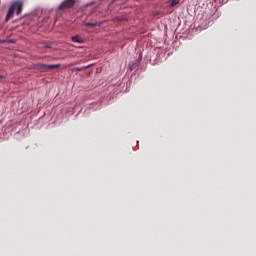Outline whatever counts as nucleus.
Segmentation results:
<instances>
[{
	"label": "nucleus",
	"instance_id": "1",
	"mask_svg": "<svg viewBox=\"0 0 256 256\" xmlns=\"http://www.w3.org/2000/svg\"><path fill=\"white\" fill-rule=\"evenodd\" d=\"M23 9V2L21 0H16L12 3L10 9L8 10V13L6 15L5 22H8L14 15V12H16L17 16L20 15Z\"/></svg>",
	"mask_w": 256,
	"mask_h": 256
},
{
	"label": "nucleus",
	"instance_id": "2",
	"mask_svg": "<svg viewBox=\"0 0 256 256\" xmlns=\"http://www.w3.org/2000/svg\"><path fill=\"white\" fill-rule=\"evenodd\" d=\"M76 4V0H64L59 6L58 11L72 9Z\"/></svg>",
	"mask_w": 256,
	"mask_h": 256
},
{
	"label": "nucleus",
	"instance_id": "3",
	"mask_svg": "<svg viewBox=\"0 0 256 256\" xmlns=\"http://www.w3.org/2000/svg\"><path fill=\"white\" fill-rule=\"evenodd\" d=\"M38 67L40 69L54 70V69H58L60 67V64H38Z\"/></svg>",
	"mask_w": 256,
	"mask_h": 256
},
{
	"label": "nucleus",
	"instance_id": "4",
	"mask_svg": "<svg viewBox=\"0 0 256 256\" xmlns=\"http://www.w3.org/2000/svg\"><path fill=\"white\" fill-rule=\"evenodd\" d=\"M71 40L72 42L79 43V44H82L84 42L83 38L80 37L79 35L72 36Z\"/></svg>",
	"mask_w": 256,
	"mask_h": 256
},
{
	"label": "nucleus",
	"instance_id": "5",
	"mask_svg": "<svg viewBox=\"0 0 256 256\" xmlns=\"http://www.w3.org/2000/svg\"><path fill=\"white\" fill-rule=\"evenodd\" d=\"M102 25L101 22H95V23H91V22H87L85 23V26L86 27H89V28H94V27H100Z\"/></svg>",
	"mask_w": 256,
	"mask_h": 256
},
{
	"label": "nucleus",
	"instance_id": "6",
	"mask_svg": "<svg viewBox=\"0 0 256 256\" xmlns=\"http://www.w3.org/2000/svg\"><path fill=\"white\" fill-rule=\"evenodd\" d=\"M90 67H92V64H90L88 66H84V67H77V68H75V70L78 71V72H81V71L86 70Z\"/></svg>",
	"mask_w": 256,
	"mask_h": 256
},
{
	"label": "nucleus",
	"instance_id": "7",
	"mask_svg": "<svg viewBox=\"0 0 256 256\" xmlns=\"http://www.w3.org/2000/svg\"><path fill=\"white\" fill-rule=\"evenodd\" d=\"M179 4V0H171V7H175Z\"/></svg>",
	"mask_w": 256,
	"mask_h": 256
},
{
	"label": "nucleus",
	"instance_id": "8",
	"mask_svg": "<svg viewBox=\"0 0 256 256\" xmlns=\"http://www.w3.org/2000/svg\"><path fill=\"white\" fill-rule=\"evenodd\" d=\"M5 78H6L5 75H0V81H1V80H4Z\"/></svg>",
	"mask_w": 256,
	"mask_h": 256
}]
</instances>
